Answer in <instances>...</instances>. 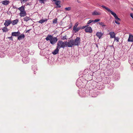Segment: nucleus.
<instances>
[{
	"mask_svg": "<svg viewBox=\"0 0 133 133\" xmlns=\"http://www.w3.org/2000/svg\"><path fill=\"white\" fill-rule=\"evenodd\" d=\"M101 6L105 9L106 10H107L108 12L111 13V14L114 17H115V19L117 20H118V21H120L121 19L119 18L118 17L116 14L113 12L112 11H111L109 8H108L105 6L104 5H102Z\"/></svg>",
	"mask_w": 133,
	"mask_h": 133,
	"instance_id": "f257e3e1",
	"label": "nucleus"
},
{
	"mask_svg": "<svg viewBox=\"0 0 133 133\" xmlns=\"http://www.w3.org/2000/svg\"><path fill=\"white\" fill-rule=\"evenodd\" d=\"M57 47L59 49L61 48H64L66 47L65 42H64L62 41H59L58 42Z\"/></svg>",
	"mask_w": 133,
	"mask_h": 133,
	"instance_id": "f03ea898",
	"label": "nucleus"
},
{
	"mask_svg": "<svg viewBox=\"0 0 133 133\" xmlns=\"http://www.w3.org/2000/svg\"><path fill=\"white\" fill-rule=\"evenodd\" d=\"M74 40L73 39H70L68 40V42H66V47L67 46L69 47H72L74 45Z\"/></svg>",
	"mask_w": 133,
	"mask_h": 133,
	"instance_id": "7ed1b4c3",
	"label": "nucleus"
},
{
	"mask_svg": "<svg viewBox=\"0 0 133 133\" xmlns=\"http://www.w3.org/2000/svg\"><path fill=\"white\" fill-rule=\"evenodd\" d=\"M80 42V38L77 37L74 41V45H78Z\"/></svg>",
	"mask_w": 133,
	"mask_h": 133,
	"instance_id": "20e7f679",
	"label": "nucleus"
},
{
	"mask_svg": "<svg viewBox=\"0 0 133 133\" xmlns=\"http://www.w3.org/2000/svg\"><path fill=\"white\" fill-rule=\"evenodd\" d=\"M58 39L57 37H53L51 39V41H50V43L52 44H55L57 41Z\"/></svg>",
	"mask_w": 133,
	"mask_h": 133,
	"instance_id": "39448f33",
	"label": "nucleus"
},
{
	"mask_svg": "<svg viewBox=\"0 0 133 133\" xmlns=\"http://www.w3.org/2000/svg\"><path fill=\"white\" fill-rule=\"evenodd\" d=\"M85 30L86 32L91 33L92 32V30L91 27L90 26H87L85 29Z\"/></svg>",
	"mask_w": 133,
	"mask_h": 133,
	"instance_id": "423d86ee",
	"label": "nucleus"
},
{
	"mask_svg": "<svg viewBox=\"0 0 133 133\" xmlns=\"http://www.w3.org/2000/svg\"><path fill=\"white\" fill-rule=\"evenodd\" d=\"M12 23V21L10 20H7L5 21V22L4 24V25L6 27L9 26Z\"/></svg>",
	"mask_w": 133,
	"mask_h": 133,
	"instance_id": "0eeeda50",
	"label": "nucleus"
},
{
	"mask_svg": "<svg viewBox=\"0 0 133 133\" xmlns=\"http://www.w3.org/2000/svg\"><path fill=\"white\" fill-rule=\"evenodd\" d=\"M20 34L19 31H18L17 32H14L12 33L11 35L12 36H18Z\"/></svg>",
	"mask_w": 133,
	"mask_h": 133,
	"instance_id": "6e6552de",
	"label": "nucleus"
},
{
	"mask_svg": "<svg viewBox=\"0 0 133 133\" xmlns=\"http://www.w3.org/2000/svg\"><path fill=\"white\" fill-rule=\"evenodd\" d=\"M61 3V1H60L57 0L55 1V4L57 6H56V8H60L61 7V5H59Z\"/></svg>",
	"mask_w": 133,
	"mask_h": 133,
	"instance_id": "1a4fd4ad",
	"label": "nucleus"
},
{
	"mask_svg": "<svg viewBox=\"0 0 133 133\" xmlns=\"http://www.w3.org/2000/svg\"><path fill=\"white\" fill-rule=\"evenodd\" d=\"M109 34L110 36V38H114L115 37L116 34L114 32H110Z\"/></svg>",
	"mask_w": 133,
	"mask_h": 133,
	"instance_id": "9d476101",
	"label": "nucleus"
},
{
	"mask_svg": "<svg viewBox=\"0 0 133 133\" xmlns=\"http://www.w3.org/2000/svg\"><path fill=\"white\" fill-rule=\"evenodd\" d=\"M1 3L4 5H6L9 4L10 2L8 0H4L1 1Z\"/></svg>",
	"mask_w": 133,
	"mask_h": 133,
	"instance_id": "9b49d317",
	"label": "nucleus"
},
{
	"mask_svg": "<svg viewBox=\"0 0 133 133\" xmlns=\"http://www.w3.org/2000/svg\"><path fill=\"white\" fill-rule=\"evenodd\" d=\"M59 48L56 47V49L52 52V53L54 55H55L57 54L59 52Z\"/></svg>",
	"mask_w": 133,
	"mask_h": 133,
	"instance_id": "f8f14e48",
	"label": "nucleus"
},
{
	"mask_svg": "<svg viewBox=\"0 0 133 133\" xmlns=\"http://www.w3.org/2000/svg\"><path fill=\"white\" fill-rule=\"evenodd\" d=\"M76 84L77 86L78 87L80 86L81 85H82L81 80L79 79H78L76 82Z\"/></svg>",
	"mask_w": 133,
	"mask_h": 133,
	"instance_id": "ddd939ff",
	"label": "nucleus"
},
{
	"mask_svg": "<svg viewBox=\"0 0 133 133\" xmlns=\"http://www.w3.org/2000/svg\"><path fill=\"white\" fill-rule=\"evenodd\" d=\"M19 15L21 17H24L26 16V13L25 11L20 12L19 13Z\"/></svg>",
	"mask_w": 133,
	"mask_h": 133,
	"instance_id": "4468645a",
	"label": "nucleus"
},
{
	"mask_svg": "<svg viewBox=\"0 0 133 133\" xmlns=\"http://www.w3.org/2000/svg\"><path fill=\"white\" fill-rule=\"evenodd\" d=\"M53 37L52 35H48L45 38V39L47 41H50H50H51V39Z\"/></svg>",
	"mask_w": 133,
	"mask_h": 133,
	"instance_id": "2eb2a0df",
	"label": "nucleus"
},
{
	"mask_svg": "<svg viewBox=\"0 0 133 133\" xmlns=\"http://www.w3.org/2000/svg\"><path fill=\"white\" fill-rule=\"evenodd\" d=\"M93 91H94V90H90L89 91V95L91 96L92 97H94L96 96H95V93Z\"/></svg>",
	"mask_w": 133,
	"mask_h": 133,
	"instance_id": "dca6fc26",
	"label": "nucleus"
},
{
	"mask_svg": "<svg viewBox=\"0 0 133 133\" xmlns=\"http://www.w3.org/2000/svg\"><path fill=\"white\" fill-rule=\"evenodd\" d=\"M92 15L93 16L100 15H101L100 12H97L95 10L92 12Z\"/></svg>",
	"mask_w": 133,
	"mask_h": 133,
	"instance_id": "f3484780",
	"label": "nucleus"
},
{
	"mask_svg": "<svg viewBox=\"0 0 133 133\" xmlns=\"http://www.w3.org/2000/svg\"><path fill=\"white\" fill-rule=\"evenodd\" d=\"M24 37V35L23 34H22L18 36L17 39L19 40H20L22 39Z\"/></svg>",
	"mask_w": 133,
	"mask_h": 133,
	"instance_id": "a211bd4d",
	"label": "nucleus"
},
{
	"mask_svg": "<svg viewBox=\"0 0 133 133\" xmlns=\"http://www.w3.org/2000/svg\"><path fill=\"white\" fill-rule=\"evenodd\" d=\"M128 42H133V36L131 35H130L129 38L128 39Z\"/></svg>",
	"mask_w": 133,
	"mask_h": 133,
	"instance_id": "6ab92c4d",
	"label": "nucleus"
},
{
	"mask_svg": "<svg viewBox=\"0 0 133 133\" xmlns=\"http://www.w3.org/2000/svg\"><path fill=\"white\" fill-rule=\"evenodd\" d=\"M96 35L99 39H100L103 35V34L101 32H98L96 33Z\"/></svg>",
	"mask_w": 133,
	"mask_h": 133,
	"instance_id": "aec40b11",
	"label": "nucleus"
},
{
	"mask_svg": "<svg viewBox=\"0 0 133 133\" xmlns=\"http://www.w3.org/2000/svg\"><path fill=\"white\" fill-rule=\"evenodd\" d=\"M48 20V19H42L40 20L39 21H38V22L39 23H40L41 24H42L43 23H44L45 22H47Z\"/></svg>",
	"mask_w": 133,
	"mask_h": 133,
	"instance_id": "412c9836",
	"label": "nucleus"
},
{
	"mask_svg": "<svg viewBox=\"0 0 133 133\" xmlns=\"http://www.w3.org/2000/svg\"><path fill=\"white\" fill-rule=\"evenodd\" d=\"M22 61L23 63L26 64L28 63L29 62V60L28 58H24L22 59Z\"/></svg>",
	"mask_w": 133,
	"mask_h": 133,
	"instance_id": "4be33fe9",
	"label": "nucleus"
},
{
	"mask_svg": "<svg viewBox=\"0 0 133 133\" xmlns=\"http://www.w3.org/2000/svg\"><path fill=\"white\" fill-rule=\"evenodd\" d=\"M19 21L18 19H16L14 20L12 22V23L13 25L16 24Z\"/></svg>",
	"mask_w": 133,
	"mask_h": 133,
	"instance_id": "5701e85b",
	"label": "nucleus"
},
{
	"mask_svg": "<svg viewBox=\"0 0 133 133\" xmlns=\"http://www.w3.org/2000/svg\"><path fill=\"white\" fill-rule=\"evenodd\" d=\"M18 9L20 10V12L25 11V6H22L21 7L18 8Z\"/></svg>",
	"mask_w": 133,
	"mask_h": 133,
	"instance_id": "b1692460",
	"label": "nucleus"
},
{
	"mask_svg": "<svg viewBox=\"0 0 133 133\" xmlns=\"http://www.w3.org/2000/svg\"><path fill=\"white\" fill-rule=\"evenodd\" d=\"M31 19L30 17L27 16H26L23 18L24 21L26 22H27L28 21Z\"/></svg>",
	"mask_w": 133,
	"mask_h": 133,
	"instance_id": "393cba45",
	"label": "nucleus"
},
{
	"mask_svg": "<svg viewBox=\"0 0 133 133\" xmlns=\"http://www.w3.org/2000/svg\"><path fill=\"white\" fill-rule=\"evenodd\" d=\"M2 30L3 31V32H7L8 31L9 29H7L6 27L5 26L2 28Z\"/></svg>",
	"mask_w": 133,
	"mask_h": 133,
	"instance_id": "a878e982",
	"label": "nucleus"
},
{
	"mask_svg": "<svg viewBox=\"0 0 133 133\" xmlns=\"http://www.w3.org/2000/svg\"><path fill=\"white\" fill-rule=\"evenodd\" d=\"M81 29V27H76L75 29H73V30L75 31V32H78Z\"/></svg>",
	"mask_w": 133,
	"mask_h": 133,
	"instance_id": "bb28decb",
	"label": "nucleus"
},
{
	"mask_svg": "<svg viewBox=\"0 0 133 133\" xmlns=\"http://www.w3.org/2000/svg\"><path fill=\"white\" fill-rule=\"evenodd\" d=\"M57 18H55L52 21L53 23L54 24H57Z\"/></svg>",
	"mask_w": 133,
	"mask_h": 133,
	"instance_id": "cd10ccee",
	"label": "nucleus"
},
{
	"mask_svg": "<svg viewBox=\"0 0 133 133\" xmlns=\"http://www.w3.org/2000/svg\"><path fill=\"white\" fill-rule=\"evenodd\" d=\"M114 42L115 41H116L117 42H119V38L117 37H115L114 38Z\"/></svg>",
	"mask_w": 133,
	"mask_h": 133,
	"instance_id": "c85d7f7f",
	"label": "nucleus"
},
{
	"mask_svg": "<svg viewBox=\"0 0 133 133\" xmlns=\"http://www.w3.org/2000/svg\"><path fill=\"white\" fill-rule=\"evenodd\" d=\"M94 20L92 19H90V20L88 22H87V25H88L90 24L91 23L94 22Z\"/></svg>",
	"mask_w": 133,
	"mask_h": 133,
	"instance_id": "c756f323",
	"label": "nucleus"
},
{
	"mask_svg": "<svg viewBox=\"0 0 133 133\" xmlns=\"http://www.w3.org/2000/svg\"><path fill=\"white\" fill-rule=\"evenodd\" d=\"M0 57H4L5 56V54L2 52H1L0 53Z\"/></svg>",
	"mask_w": 133,
	"mask_h": 133,
	"instance_id": "7c9ffc66",
	"label": "nucleus"
},
{
	"mask_svg": "<svg viewBox=\"0 0 133 133\" xmlns=\"http://www.w3.org/2000/svg\"><path fill=\"white\" fill-rule=\"evenodd\" d=\"M71 7H68L65 8L64 9L66 11H70L71 10Z\"/></svg>",
	"mask_w": 133,
	"mask_h": 133,
	"instance_id": "2f4dec72",
	"label": "nucleus"
},
{
	"mask_svg": "<svg viewBox=\"0 0 133 133\" xmlns=\"http://www.w3.org/2000/svg\"><path fill=\"white\" fill-rule=\"evenodd\" d=\"M99 23V25H102L103 27H104L106 26V25L104 24V23L102 22H101Z\"/></svg>",
	"mask_w": 133,
	"mask_h": 133,
	"instance_id": "473e14b6",
	"label": "nucleus"
},
{
	"mask_svg": "<svg viewBox=\"0 0 133 133\" xmlns=\"http://www.w3.org/2000/svg\"><path fill=\"white\" fill-rule=\"evenodd\" d=\"M46 0H39V2L41 3H44L45 1H46Z\"/></svg>",
	"mask_w": 133,
	"mask_h": 133,
	"instance_id": "72a5a7b5",
	"label": "nucleus"
},
{
	"mask_svg": "<svg viewBox=\"0 0 133 133\" xmlns=\"http://www.w3.org/2000/svg\"><path fill=\"white\" fill-rule=\"evenodd\" d=\"M78 22L76 23L73 27V29H75V28H76V27H77L78 26Z\"/></svg>",
	"mask_w": 133,
	"mask_h": 133,
	"instance_id": "f704fd0d",
	"label": "nucleus"
},
{
	"mask_svg": "<svg viewBox=\"0 0 133 133\" xmlns=\"http://www.w3.org/2000/svg\"><path fill=\"white\" fill-rule=\"evenodd\" d=\"M100 20V19H95V20H94L93 22H94V23L95 22H98Z\"/></svg>",
	"mask_w": 133,
	"mask_h": 133,
	"instance_id": "c9c22d12",
	"label": "nucleus"
},
{
	"mask_svg": "<svg viewBox=\"0 0 133 133\" xmlns=\"http://www.w3.org/2000/svg\"><path fill=\"white\" fill-rule=\"evenodd\" d=\"M118 20H115V23L117 24H120V23L119 22H118Z\"/></svg>",
	"mask_w": 133,
	"mask_h": 133,
	"instance_id": "e433bc0d",
	"label": "nucleus"
},
{
	"mask_svg": "<svg viewBox=\"0 0 133 133\" xmlns=\"http://www.w3.org/2000/svg\"><path fill=\"white\" fill-rule=\"evenodd\" d=\"M88 26V25H85V26H83L82 27H81V29H84L85 28H86Z\"/></svg>",
	"mask_w": 133,
	"mask_h": 133,
	"instance_id": "4c0bfd02",
	"label": "nucleus"
},
{
	"mask_svg": "<svg viewBox=\"0 0 133 133\" xmlns=\"http://www.w3.org/2000/svg\"><path fill=\"white\" fill-rule=\"evenodd\" d=\"M8 38L10 40H13V37L12 36L8 37Z\"/></svg>",
	"mask_w": 133,
	"mask_h": 133,
	"instance_id": "58836bf2",
	"label": "nucleus"
},
{
	"mask_svg": "<svg viewBox=\"0 0 133 133\" xmlns=\"http://www.w3.org/2000/svg\"><path fill=\"white\" fill-rule=\"evenodd\" d=\"M64 40L65 39H66V36H65L63 37L62 38Z\"/></svg>",
	"mask_w": 133,
	"mask_h": 133,
	"instance_id": "ea45409f",
	"label": "nucleus"
},
{
	"mask_svg": "<svg viewBox=\"0 0 133 133\" xmlns=\"http://www.w3.org/2000/svg\"><path fill=\"white\" fill-rule=\"evenodd\" d=\"M28 0H22V1L23 3H25Z\"/></svg>",
	"mask_w": 133,
	"mask_h": 133,
	"instance_id": "a19ab883",
	"label": "nucleus"
},
{
	"mask_svg": "<svg viewBox=\"0 0 133 133\" xmlns=\"http://www.w3.org/2000/svg\"><path fill=\"white\" fill-rule=\"evenodd\" d=\"M130 15L131 17L133 19V14L132 13H131Z\"/></svg>",
	"mask_w": 133,
	"mask_h": 133,
	"instance_id": "79ce46f5",
	"label": "nucleus"
},
{
	"mask_svg": "<svg viewBox=\"0 0 133 133\" xmlns=\"http://www.w3.org/2000/svg\"><path fill=\"white\" fill-rule=\"evenodd\" d=\"M31 30V29H29L26 32H29L30 30Z\"/></svg>",
	"mask_w": 133,
	"mask_h": 133,
	"instance_id": "37998d69",
	"label": "nucleus"
},
{
	"mask_svg": "<svg viewBox=\"0 0 133 133\" xmlns=\"http://www.w3.org/2000/svg\"><path fill=\"white\" fill-rule=\"evenodd\" d=\"M35 67V66H32V69H33V67Z\"/></svg>",
	"mask_w": 133,
	"mask_h": 133,
	"instance_id": "c03bdc74",
	"label": "nucleus"
},
{
	"mask_svg": "<svg viewBox=\"0 0 133 133\" xmlns=\"http://www.w3.org/2000/svg\"><path fill=\"white\" fill-rule=\"evenodd\" d=\"M34 74H35L36 73V72L35 71H34Z\"/></svg>",
	"mask_w": 133,
	"mask_h": 133,
	"instance_id": "a18cd8bd",
	"label": "nucleus"
}]
</instances>
